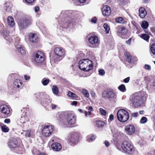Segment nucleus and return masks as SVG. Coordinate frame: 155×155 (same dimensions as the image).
I'll return each instance as SVG.
<instances>
[{"label":"nucleus","mask_w":155,"mask_h":155,"mask_svg":"<svg viewBox=\"0 0 155 155\" xmlns=\"http://www.w3.org/2000/svg\"><path fill=\"white\" fill-rule=\"evenodd\" d=\"M144 98V97L140 93H136L130 96V103L134 106H138L142 103Z\"/></svg>","instance_id":"f03ea898"},{"label":"nucleus","mask_w":155,"mask_h":155,"mask_svg":"<svg viewBox=\"0 0 155 155\" xmlns=\"http://www.w3.org/2000/svg\"><path fill=\"white\" fill-rule=\"evenodd\" d=\"M115 21L117 23L121 24H124L127 22L125 19L121 17L116 18Z\"/></svg>","instance_id":"412c9836"},{"label":"nucleus","mask_w":155,"mask_h":155,"mask_svg":"<svg viewBox=\"0 0 155 155\" xmlns=\"http://www.w3.org/2000/svg\"><path fill=\"white\" fill-rule=\"evenodd\" d=\"M40 9V8L38 6H36L35 8V12H38Z\"/></svg>","instance_id":"3c124183"},{"label":"nucleus","mask_w":155,"mask_h":155,"mask_svg":"<svg viewBox=\"0 0 155 155\" xmlns=\"http://www.w3.org/2000/svg\"><path fill=\"white\" fill-rule=\"evenodd\" d=\"M127 57V60L129 62L131 63L132 62L131 57L130 53L127 52H126L124 54Z\"/></svg>","instance_id":"c85d7f7f"},{"label":"nucleus","mask_w":155,"mask_h":155,"mask_svg":"<svg viewBox=\"0 0 155 155\" xmlns=\"http://www.w3.org/2000/svg\"><path fill=\"white\" fill-rule=\"evenodd\" d=\"M54 51L56 56L60 57L62 56L65 54L64 50L60 47L55 48Z\"/></svg>","instance_id":"4468645a"},{"label":"nucleus","mask_w":155,"mask_h":155,"mask_svg":"<svg viewBox=\"0 0 155 155\" xmlns=\"http://www.w3.org/2000/svg\"><path fill=\"white\" fill-rule=\"evenodd\" d=\"M20 43V40L16 39L15 41V45L16 49L21 54H24L25 53V51L23 47H22Z\"/></svg>","instance_id":"f8f14e48"},{"label":"nucleus","mask_w":155,"mask_h":155,"mask_svg":"<svg viewBox=\"0 0 155 155\" xmlns=\"http://www.w3.org/2000/svg\"><path fill=\"white\" fill-rule=\"evenodd\" d=\"M28 120V117L27 116L23 115L20 119V122L22 124L25 123Z\"/></svg>","instance_id":"393cba45"},{"label":"nucleus","mask_w":155,"mask_h":155,"mask_svg":"<svg viewBox=\"0 0 155 155\" xmlns=\"http://www.w3.org/2000/svg\"><path fill=\"white\" fill-rule=\"evenodd\" d=\"M54 128L52 126L47 125L45 126L42 130V135L45 137H49L53 133Z\"/></svg>","instance_id":"0eeeda50"},{"label":"nucleus","mask_w":155,"mask_h":155,"mask_svg":"<svg viewBox=\"0 0 155 155\" xmlns=\"http://www.w3.org/2000/svg\"><path fill=\"white\" fill-rule=\"evenodd\" d=\"M79 2L81 3L85 2L87 0H78Z\"/></svg>","instance_id":"680f3d73"},{"label":"nucleus","mask_w":155,"mask_h":155,"mask_svg":"<svg viewBox=\"0 0 155 155\" xmlns=\"http://www.w3.org/2000/svg\"><path fill=\"white\" fill-rule=\"evenodd\" d=\"M131 39H128L127 41H126V43L129 45H130V42H131Z\"/></svg>","instance_id":"0e129e2a"},{"label":"nucleus","mask_w":155,"mask_h":155,"mask_svg":"<svg viewBox=\"0 0 155 155\" xmlns=\"http://www.w3.org/2000/svg\"><path fill=\"white\" fill-rule=\"evenodd\" d=\"M78 110L79 112H80L81 113H84V111H83L81 109H78Z\"/></svg>","instance_id":"338daca9"},{"label":"nucleus","mask_w":155,"mask_h":155,"mask_svg":"<svg viewBox=\"0 0 155 155\" xmlns=\"http://www.w3.org/2000/svg\"><path fill=\"white\" fill-rule=\"evenodd\" d=\"M99 74L100 75H103L104 74L105 72L103 69H101L99 71Z\"/></svg>","instance_id":"09e8293b"},{"label":"nucleus","mask_w":155,"mask_h":155,"mask_svg":"<svg viewBox=\"0 0 155 155\" xmlns=\"http://www.w3.org/2000/svg\"><path fill=\"white\" fill-rule=\"evenodd\" d=\"M118 149L123 152L127 154H131L134 150V147L132 143L130 141H123L120 147H118Z\"/></svg>","instance_id":"f257e3e1"},{"label":"nucleus","mask_w":155,"mask_h":155,"mask_svg":"<svg viewBox=\"0 0 155 155\" xmlns=\"http://www.w3.org/2000/svg\"><path fill=\"white\" fill-rule=\"evenodd\" d=\"M35 97L36 98L40 100L42 98V94L40 93H37L35 94Z\"/></svg>","instance_id":"4c0bfd02"},{"label":"nucleus","mask_w":155,"mask_h":155,"mask_svg":"<svg viewBox=\"0 0 155 155\" xmlns=\"http://www.w3.org/2000/svg\"><path fill=\"white\" fill-rule=\"evenodd\" d=\"M91 95L92 96V97H95L96 96V94L95 93L93 92H92L91 93Z\"/></svg>","instance_id":"69168bd1"},{"label":"nucleus","mask_w":155,"mask_h":155,"mask_svg":"<svg viewBox=\"0 0 155 155\" xmlns=\"http://www.w3.org/2000/svg\"><path fill=\"white\" fill-rule=\"evenodd\" d=\"M4 122L5 123L9 124L10 122V120L9 119H6L5 120Z\"/></svg>","instance_id":"864d4df0"},{"label":"nucleus","mask_w":155,"mask_h":155,"mask_svg":"<svg viewBox=\"0 0 155 155\" xmlns=\"http://www.w3.org/2000/svg\"><path fill=\"white\" fill-rule=\"evenodd\" d=\"M87 37L88 39H98V37L96 35L95 33H91L88 35Z\"/></svg>","instance_id":"b1692460"},{"label":"nucleus","mask_w":155,"mask_h":155,"mask_svg":"<svg viewBox=\"0 0 155 155\" xmlns=\"http://www.w3.org/2000/svg\"><path fill=\"white\" fill-rule=\"evenodd\" d=\"M144 68L145 69L148 71L150 70L151 69V67L150 66L147 64H146L144 65Z\"/></svg>","instance_id":"de8ad7c7"},{"label":"nucleus","mask_w":155,"mask_h":155,"mask_svg":"<svg viewBox=\"0 0 155 155\" xmlns=\"http://www.w3.org/2000/svg\"><path fill=\"white\" fill-rule=\"evenodd\" d=\"M109 118L110 120H112L114 118L113 115L112 114L110 115L109 117Z\"/></svg>","instance_id":"e2e57ef3"},{"label":"nucleus","mask_w":155,"mask_h":155,"mask_svg":"<svg viewBox=\"0 0 155 155\" xmlns=\"http://www.w3.org/2000/svg\"><path fill=\"white\" fill-rule=\"evenodd\" d=\"M77 138V136H75V134H73L69 136L68 140L69 142L71 143L72 144L74 143H75Z\"/></svg>","instance_id":"6ab92c4d"},{"label":"nucleus","mask_w":155,"mask_h":155,"mask_svg":"<svg viewBox=\"0 0 155 155\" xmlns=\"http://www.w3.org/2000/svg\"><path fill=\"white\" fill-rule=\"evenodd\" d=\"M66 118L67 122L69 125H72L75 124L76 121V117L74 114H68Z\"/></svg>","instance_id":"9d476101"},{"label":"nucleus","mask_w":155,"mask_h":155,"mask_svg":"<svg viewBox=\"0 0 155 155\" xmlns=\"http://www.w3.org/2000/svg\"><path fill=\"white\" fill-rule=\"evenodd\" d=\"M31 19L30 18H24L21 21L19 25L21 28H25L31 24Z\"/></svg>","instance_id":"6e6552de"},{"label":"nucleus","mask_w":155,"mask_h":155,"mask_svg":"<svg viewBox=\"0 0 155 155\" xmlns=\"http://www.w3.org/2000/svg\"><path fill=\"white\" fill-rule=\"evenodd\" d=\"M14 84L15 86L19 88L22 85V82L19 80L16 79L14 82Z\"/></svg>","instance_id":"bb28decb"},{"label":"nucleus","mask_w":155,"mask_h":155,"mask_svg":"<svg viewBox=\"0 0 155 155\" xmlns=\"http://www.w3.org/2000/svg\"><path fill=\"white\" fill-rule=\"evenodd\" d=\"M141 26L143 28L146 29L149 26V23L147 21H143L142 22Z\"/></svg>","instance_id":"c756f323"},{"label":"nucleus","mask_w":155,"mask_h":155,"mask_svg":"<svg viewBox=\"0 0 155 155\" xmlns=\"http://www.w3.org/2000/svg\"><path fill=\"white\" fill-rule=\"evenodd\" d=\"M150 49L152 53L155 55V43L151 45Z\"/></svg>","instance_id":"f704fd0d"},{"label":"nucleus","mask_w":155,"mask_h":155,"mask_svg":"<svg viewBox=\"0 0 155 155\" xmlns=\"http://www.w3.org/2000/svg\"><path fill=\"white\" fill-rule=\"evenodd\" d=\"M130 78L128 77L127 78H126L125 79H124V81L125 83H128V82H129V80H130Z\"/></svg>","instance_id":"6e6d98bb"},{"label":"nucleus","mask_w":155,"mask_h":155,"mask_svg":"<svg viewBox=\"0 0 155 155\" xmlns=\"http://www.w3.org/2000/svg\"><path fill=\"white\" fill-rule=\"evenodd\" d=\"M68 95L74 99H75L78 97V96L75 94L70 91L68 92Z\"/></svg>","instance_id":"cd10ccee"},{"label":"nucleus","mask_w":155,"mask_h":155,"mask_svg":"<svg viewBox=\"0 0 155 155\" xmlns=\"http://www.w3.org/2000/svg\"><path fill=\"white\" fill-rule=\"evenodd\" d=\"M49 81V79H45L44 78L42 80L41 82L43 85H46L48 84Z\"/></svg>","instance_id":"37998d69"},{"label":"nucleus","mask_w":155,"mask_h":155,"mask_svg":"<svg viewBox=\"0 0 155 155\" xmlns=\"http://www.w3.org/2000/svg\"><path fill=\"white\" fill-rule=\"evenodd\" d=\"M53 92L55 94H57L58 93V87L56 86H54L52 88Z\"/></svg>","instance_id":"473e14b6"},{"label":"nucleus","mask_w":155,"mask_h":155,"mask_svg":"<svg viewBox=\"0 0 155 155\" xmlns=\"http://www.w3.org/2000/svg\"><path fill=\"white\" fill-rule=\"evenodd\" d=\"M91 22L94 23H95L97 22V18L96 17H94L91 19Z\"/></svg>","instance_id":"8fccbe9b"},{"label":"nucleus","mask_w":155,"mask_h":155,"mask_svg":"<svg viewBox=\"0 0 155 155\" xmlns=\"http://www.w3.org/2000/svg\"><path fill=\"white\" fill-rule=\"evenodd\" d=\"M103 27L105 30V31L106 32V33H109V31L110 30V28L108 25L107 23H105L103 25Z\"/></svg>","instance_id":"2f4dec72"},{"label":"nucleus","mask_w":155,"mask_h":155,"mask_svg":"<svg viewBox=\"0 0 155 155\" xmlns=\"http://www.w3.org/2000/svg\"><path fill=\"white\" fill-rule=\"evenodd\" d=\"M51 148L55 151H58L61 148V146L59 143H55L52 144Z\"/></svg>","instance_id":"f3484780"},{"label":"nucleus","mask_w":155,"mask_h":155,"mask_svg":"<svg viewBox=\"0 0 155 155\" xmlns=\"http://www.w3.org/2000/svg\"><path fill=\"white\" fill-rule=\"evenodd\" d=\"M8 146L11 148H14L19 146L17 140L15 138L10 139L8 143Z\"/></svg>","instance_id":"9b49d317"},{"label":"nucleus","mask_w":155,"mask_h":155,"mask_svg":"<svg viewBox=\"0 0 155 155\" xmlns=\"http://www.w3.org/2000/svg\"><path fill=\"white\" fill-rule=\"evenodd\" d=\"M152 85L153 87H155V80L154 81L152 84Z\"/></svg>","instance_id":"774afa93"},{"label":"nucleus","mask_w":155,"mask_h":155,"mask_svg":"<svg viewBox=\"0 0 155 155\" xmlns=\"http://www.w3.org/2000/svg\"><path fill=\"white\" fill-rule=\"evenodd\" d=\"M102 96L109 101H113L117 98V94L114 91H110L107 92H104L102 94Z\"/></svg>","instance_id":"39448f33"},{"label":"nucleus","mask_w":155,"mask_h":155,"mask_svg":"<svg viewBox=\"0 0 155 155\" xmlns=\"http://www.w3.org/2000/svg\"><path fill=\"white\" fill-rule=\"evenodd\" d=\"M78 102L77 101H73L71 104L72 105L76 106Z\"/></svg>","instance_id":"13d9d810"},{"label":"nucleus","mask_w":155,"mask_h":155,"mask_svg":"<svg viewBox=\"0 0 155 155\" xmlns=\"http://www.w3.org/2000/svg\"><path fill=\"white\" fill-rule=\"evenodd\" d=\"M118 89L121 91L124 92L126 91V89L125 85L122 84L120 85L118 87Z\"/></svg>","instance_id":"72a5a7b5"},{"label":"nucleus","mask_w":155,"mask_h":155,"mask_svg":"<svg viewBox=\"0 0 155 155\" xmlns=\"http://www.w3.org/2000/svg\"><path fill=\"white\" fill-rule=\"evenodd\" d=\"M31 131L30 130H28L24 131L26 137H30L31 136Z\"/></svg>","instance_id":"e433bc0d"},{"label":"nucleus","mask_w":155,"mask_h":155,"mask_svg":"<svg viewBox=\"0 0 155 155\" xmlns=\"http://www.w3.org/2000/svg\"><path fill=\"white\" fill-rule=\"evenodd\" d=\"M125 130L127 134L131 135L133 134L135 132V128L133 125L129 124L126 126Z\"/></svg>","instance_id":"2eb2a0df"},{"label":"nucleus","mask_w":155,"mask_h":155,"mask_svg":"<svg viewBox=\"0 0 155 155\" xmlns=\"http://www.w3.org/2000/svg\"><path fill=\"white\" fill-rule=\"evenodd\" d=\"M140 37L142 39H149L150 36L146 34H142L140 35Z\"/></svg>","instance_id":"79ce46f5"},{"label":"nucleus","mask_w":155,"mask_h":155,"mask_svg":"<svg viewBox=\"0 0 155 155\" xmlns=\"http://www.w3.org/2000/svg\"><path fill=\"white\" fill-rule=\"evenodd\" d=\"M117 117L118 120L120 122L124 123L126 122L129 118V114L128 112L123 109H120L117 112Z\"/></svg>","instance_id":"20e7f679"},{"label":"nucleus","mask_w":155,"mask_h":155,"mask_svg":"<svg viewBox=\"0 0 155 155\" xmlns=\"http://www.w3.org/2000/svg\"><path fill=\"white\" fill-rule=\"evenodd\" d=\"M100 111L101 114L103 115H105L106 114V111L102 108L99 109Z\"/></svg>","instance_id":"49530a36"},{"label":"nucleus","mask_w":155,"mask_h":155,"mask_svg":"<svg viewBox=\"0 0 155 155\" xmlns=\"http://www.w3.org/2000/svg\"><path fill=\"white\" fill-rule=\"evenodd\" d=\"M86 109L88 110H90V111L91 112L93 111V107L91 106L86 107Z\"/></svg>","instance_id":"5fc2aeb1"},{"label":"nucleus","mask_w":155,"mask_h":155,"mask_svg":"<svg viewBox=\"0 0 155 155\" xmlns=\"http://www.w3.org/2000/svg\"><path fill=\"white\" fill-rule=\"evenodd\" d=\"M138 113H137V112H135V113H133L132 114V116L134 117H136L138 116Z\"/></svg>","instance_id":"4d7b16f0"},{"label":"nucleus","mask_w":155,"mask_h":155,"mask_svg":"<svg viewBox=\"0 0 155 155\" xmlns=\"http://www.w3.org/2000/svg\"><path fill=\"white\" fill-rule=\"evenodd\" d=\"M2 131L4 132H7L9 130L8 128L5 125H3L2 127Z\"/></svg>","instance_id":"c9c22d12"},{"label":"nucleus","mask_w":155,"mask_h":155,"mask_svg":"<svg viewBox=\"0 0 155 155\" xmlns=\"http://www.w3.org/2000/svg\"><path fill=\"white\" fill-rule=\"evenodd\" d=\"M147 118L145 117H143L140 119V123L142 124H144L147 121Z\"/></svg>","instance_id":"a19ab883"},{"label":"nucleus","mask_w":155,"mask_h":155,"mask_svg":"<svg viewBox=\"0 0 155 155\" xmlns=\"http://www.w3.org/2000/svg\"><path fill=\"white\" fill-rule=\"evenodd\" d=\"M96 136L95 135H93L91 136L90 139H87V141L89 142H91L95 140Z\"/></svg>","instance_id":"a18cd8bd"},{"label":"nucleus","mask_w":155,"mask_h":155,"mask_svg":"<svg viewBox=\"0 0 155 155\" xmlns=\"http://www.w3.org/2000/svg\"><path fill=\"white\" fill-rule=\"evenodd\" d=\"M25 2L28 5H33L34 4L35 0H24Z\"/></svg>","instance_id":"58836bf2"},{"label":"nucleus","mask_w":155,"mask_h":155,"mask_svg":"<svg viewBox=\"0 0 155 155\" xmlns=\"http://www.w3.org/2000/svg\"><path fill=\"white\" fill-rule=\"evenodd\" d=\"M84 113L85 114V117H87L92 114V112L91 111H84Z\"/></svg>","instance_id":"c03bdc74"},{"label":"nucleus","mask_w":155,"mask_h":155,"mask_svg":"<svg viewBox=\"0 0 155 155\" xmlns=\"http://www.w3.org/2000/svg\"><path fill=\"white\" fill-rule=\"evenodd\" d=\"M37 39H27L26 41L29 44L32 45L37 42Z\"/></svg>","instance_id":"ea45409f"},{"label":"nucleus","mask_w":155,"mask_h":155,"mask_svg":"<svg viewBox=\"0 0 155 155\" xmlns=\"http://www.w3.org/2000/svg\"><path fill=\"white\" fill-rule=\"evenodd\" d=\"M79 68L84 71H88L93 68L92 62L88 59L81 60L79 62Z\"/></svg>","instance_id":"7ed1b4c3"},{"label":"nucleus","mask_w":155,"mask_h":155,"mask_svg":"<svg viewBox=\"0 0 155 155\" xmlns=\"http://www.w3.org/2000/svg\"><path fill=\"white\" fill-rule=\"evenodd\" d=\"M81 91L86 97L88 98L89 97V94L88 91L85 89L83 88Z\"/></svg>","instance_id":"a878e982"},{"label":"nucleus","mask_w":155,"mask_h":155,"mask_svg":"<svg viewBox=\"0 0 155 155\" xmlns=\"http://www.w3.org/2000/svg\"><path fill=\"white\" fill-rule=\"evenodd\" d=\"M35 63L38 64L43 62L45 60V57L43 52L38 51L35 53L34 56Z\"/></svg>","instance_id":"423d86ee"},{"label":"nucleus","mask_w":155,"mask_h":155,"mask_svg":"<svg viewBox=\"0 0 155 155\" xmlns=\"http://www.w3.org/2000/svg\"><path fill=\"white\" fill-rule=\"evenodd\" d=\"M88 40L89 43L94 45L93 47L97 46L99 44L98 39H88Z\"/></svg>","instance_id":"5701e85b"},{"label":"nucleus","mask_w":155,"mask_h":155,"mask_svg":"<svg viewBox=\"0 0 155 155\" xmlns=\"http://www.w3.org/2000/svg\"><path fill=\"white\" fill-rule=\"evenodd\" d=\"M12 5L9 2H7L5 4V9L6 12H10L12 8Z\"/></svg>","instance_id":"4be33fe9"},{"label":"nucleus","mask_w":155,"mask_h":155,"mask_svg":"<svg viewBox=\"0 0 155 155\" xmlns=\"http://www.w3.org/2000/svg\"><path fill=\"white\" fill-rule=\"evenodd\" d=\"M105 146L107 147H108L109 146V143L107 140H106V141H105Z\"/></svg>","instance_id":"052dcab7"},{"label":"nucleus","mask_w":155,"mask_h":155,"mask_svg":"<svg viewBox=\"0 0 155 155\" xmlns=\"http://www.w3.org/2000/svg\"><path fill=\"white\" fill-rule=\"evenodd\" d=\"M102 13L104 16H109L111 13L110 8L108 5L104 6L102 9Z\"/></svg>","instance_id":"ddd939ff"},{"label":"nucleus","mask_w":155,"mask_h":155,"mask_svg":"<svg viewBox=\"0 0 155 155\" xmlns=\"http://www.w3.org/2000/svg\"><path fill=\"white\" fill-rule=\"evenodd\" d=\"M7 21L8 25L10 27H12L15 25V22L13 18L9 16L7 18Z\"/></svg>","instance_id":"aec40b11"},{"label":"nucleus","mask_w":155,"mask_h":155,"mask_svg":"<svg viewBox=\"0 0 155 155\" xmlns=\"http://www.w3.org/2000/svg\"><path fill=\"white\" fill-rule=\"evenodd\" d=\"M139 11V16L140 18H144L147 14V12L145 10V8L143 7H141L140 8Z\"/></svg>","instance_id":"a211bd4d"},{"label":"nucleus","mask_w":155,"mask_h":155,"mask_svg":"<svg viewBox=\"0 0 155 155\" xmlns=\"http://www.w3.org/2000/svg\"><path fill=\"white\" fill-rule=\"evenodd\" d=\"M27 36L28 39H38L39 34L36 32H30Z\"/></svg>","instance_id":"dca6fc26"},{"label":"nucleus","mask_w":155,"mask_h":155,"mask_svg":"<svg viewBox=\"0 0 155 155\" xmlns=\"http://www.w3.org/2000/svg\"><path fill=\"white\" fill-rule=\"evenodd\" d=\"M0 111L4 115L8 116L10 115V111L9 107L5 104L0 106Z\"/></svg>","instance_id":"1a4fd4ad"},{"label":"nucleus","mask_w":155,"mask_h":155,"mask_svg":"<svg viewBox=\"0 0 155 155\" xmlns=\"http://www.w3.org/2000/svg\"><path fill=\"white\" fill-rule=\"evenodd\" d=\"M50 106L51 107L52 109H54L56 107V105L55 104H51Z\"/></svg>","instance_id":"603ef678"},{"label":"nucleus","mask_w":155,"mask_h":155,"mask_svg":"<svg viewBox=\"0 0 155 155\" xmlns=\"http://www.w3.org/2000/svg\"><path fill=\"white\" fill-rule=\"evenodd\" d=\"M24 77L25 80H29L30 79V77L26 75H25Z\"/></svg>","instance_id":"bf43d9fd"},{"label":"nucleus","mask_w":155,"mask_h":155,"mask_svg":"<svg viewBox=\"0 0 155 155\" xmlns=\"http://www.w3.org/2000/svg\"><path fill=\"white\" fill-rule=\"evenodd\" d=\"M96 125L98 127H104L105 123L101 120L97 121L96 122Z\"/></svg>","instance_id":"7c9ffc66"}]
</instances>
